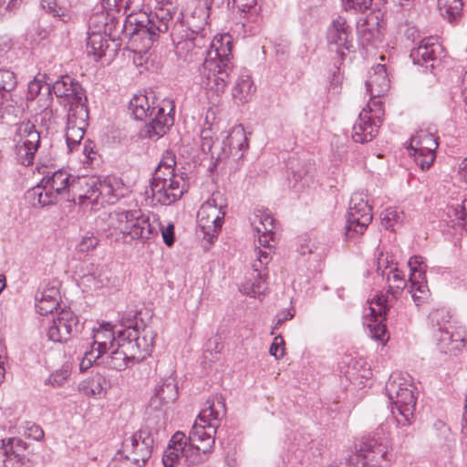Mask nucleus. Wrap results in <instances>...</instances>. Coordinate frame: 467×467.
<instances>
[{
    "label": "nucleus",
    "instance_id": "nucleus-36",
    "mask_svg": "<svg viewBox=\"0 0 467 467\" xmlns=\"http://www.w3.org/2000/svg\"><path fill=\"white\" fill-rule=\"evenodd\" d=\"M89 185L93 188L99 187L97 195H99L102 202L113 203L119 198V194L116 192L113 183L109 178L91 177Z\"/></svg>",
    "mask_w": 467,
    "mask_h": 467
},
{
    "label": "nucleus",
    "instance_id": "nucleus-28",
    "mask_svg": "<svg viewBox=\"0 0 467 467\" xmlns=\"http://www.w3.org/2000/svg\"><path fill=\"white\" fill-rule=\"evenodd\" d=\"M188 449L185 434L181 431L175 432L164 451L162 456L163 465L165 467H175L181 459H183L186 464V451H188Z\"/></svg>",
    "mask_w": 467,
    "mask_h": 467
},
{
    "label": "nucleus",
    "instance_id": "nucleus-17",
    "mask_svg": "<svg viewBox=\"0 0 467 467\" xmlns=\"http://www.w3.org/2000/svg\"><path fill=\"white\" fill-rule=\"evenodd\" d=\"M375 303L377 307L372 306V302L368 306L369 313L367 315L370 316V317L368 322V327L371 337L384 345L389 340V334L386 325L379 318L384 317V319H386V317L389 315L390 308L392 307L391 300H389L388 296L379 295L376 297Z\"/></svg>",
    "mask_w": 467,
    "mask_h": 467
},
{
    "label": "nucleus",
    "instance_id": "nucleus-27",
    "mask_svg": "<svg viewBox=\"0 0 467 467\" xmlns=\"http://www.w3.org/2000/svg\"><path fill=\"white\" fill-rule=\"evenodd\" d=\"M37 96H40L38 108L41 110L42 118H50L53 114V110L50 109L53 100L51 87L40 79L34 78L28 83L26 99L33 100Z\"/></svg>",
    "mask_w": 467,
    "mask_h": 467
},
{
    "label": "nucleus",
    "instance_id": "nucleus-57",
    "mask_svg": "<svg viewBox=\"0 0 467 467\" xmlns=\"http://www.w3.org/2000/svg\"><path fill=\"white\" fill-rule=\"evenodd\" d=\"M211 133L212 132L210 129H204L201 131V147L202 151L205 153L211 152L213 147V140Z\"/></svg>",
    "mask_w": 467,
    "mask_h": 467
},
{
    "label": "nucleus",
    "instance_id": "nucleus-9",
    "mask_svg": "<svg viewBox=\"0 0 467 467\" xmlns=\"http://www.w3.org/2000/svg\"><path fill=\"white\" fill-rule=\"evenodd\" d=\"M383 115L381 100L370 99L352 128L353 140L357 143L371 141L379 132Z\"/></svg>",
    "mask_w": 467,
    "mask_h": 467
},
{
    "label": "nucleus",
    "instance_id": "nucleus-45",
    "mask_svg": "<svg viewBox=\"0 0 467 467\" xmlns=\"http://www.w3.org/2000/svg\"><path fill=\"white\" fill-rule=\"evenodd\" d=\"M408 265L410 269V282H412V287L416 285V276L420 279H425V265L421 256L414 255L410 258Z\"/></svg>",
    "mask_w": 467,
    "mask_h": 467
},
{
    "label": "nucleus",
    "instance_id": "nucleus-12",
    "mask_svg": "<svg viewBox=\"0 0 467 467\" xmlns=\"http://www.w3.org/2000/svg\"><path fill=\"white\" fill-rule=\"evenodd\" d=\"M16 136L18 138L16 144L17 161L24 166L32 165L40 146V132L27 120L17 124Z\"/></svg>",
    "mask_w": 467,
    "mask_h": 467
},
{
    "label": "nucleus",
    "instance_id": "nucleus-44",
    "mask_svg": "<svg viewBox=\"0 0 467 467\" xmlns=\"http://www.w3.org/2000/svg\"><path fill=\"white\" fill-rule=\"evenodd\" d=\"M265 279L266 274H262V278L260 276H256L253 283H247L244 285L241 288V291L253 297L260 296L267 288L265 285Z\"/></svg>",
    "mask_w": 467,
    "mask_h": 467
},
{
    "label": "nucleus",
    "instance_id": "nucleus-53",
    "mask_svg": "<svg viewBox=\"0 0 467 467\" xmlns=\"http://www.w3.org/2000/svg\"><path fill=\"white\" fill-rule=\"evenodd\" d=\"M176 165L175 155L171 151H166L159 166L167 171V176L176 175L174 167Z\"/></svg>",
    "mask_w": 467,
    "mask_h": 467
},
{
    "label": "nucleus",
    "instance_id": "nucleus-62",
    "mask_svg": "<svg viewBox=\"0 0 467 467\" xmlns=\"http://www.w3.org/2000/svg\"><path fill=\"white\" fill-rule=\"evenodd\" d=\"M294 317V313L291 310H285L280 312L276 316V321L275 325V328H278L286 320L292 319Z\"/></svg>",
    "mask_w": 467,
    "mask_h": 467
},
{
    "label": "nucleus",
    "instance_id": "nucleus-51",
    "mask_svg": "<svg viewBox=\"0 0 467 467\" xmlns=\"http://www.w3.org/2000/svg\"><path fill=\"white\" fill-rule=\"evenodd\" d=\"M424 279H420L418 276H416V285L412 287V282H410V294L413 298V300L419 304L421 299L426 296V285L423 284Z\"/></svg>",
    "mask_w": 467,
    "mask_h": 467
},
{
    "label": "nucleus",
    "instance_id": "nucleus-48",
    "mask_svg": "<svg viewBox=\"0 0 467 467\" xmlns=\"http://www.w3.org/2000/svg\"><path fill=\"white\" fill-rule=\"evenodd\" d=\"M226 140L230 150H242L244 144L247 146L244 130L242 128L234 129L226 137Z\"/></svg>",
    "mask_w": 467,
    "mask_h": 467
},
{
    "label": "nucleus",
    "instance_id": "nucleus-46",
    "mask_svg": "<svg viewBox=\"0 0 467 467\" xmlns=\"http://www.w3.org/2000/svg\"><path fill=\"white\" fill-rule=\"evenodd\" d=\"M233 3L238 12L249 17L255 18L260 11L258 0H233Z\"/></svg>",
    "mask_w": 467,
    "mask_h": 467
},
{
    "label": "nucleus",
    "instance_id": "nucleus-18",
    "mask_svg": "<svg viewBox=\"0 0 467 467\" xmlns=\"http://www.w3.org/2000/svg\"><path fill=\"white\" fill-rule=\"evenodd\" d=\"M130 334L119 335L118 332V339L116 348H111L110 355L102 359L106 367L111 369L121 371L127 368L140 362V357L135 356L129 346V341H125Z\"/></svg>",
    "mask_w": 467,
    "mask_h": 467
},
{
    "label": "nucleus",
    "instance_id": "nucleus-52",
    "mask_svg": "<svg viewBox=\"0 0 467 467\" xmlns=\"http://www.w3.org/2000/svg\"><path fill=\"white\" fill-rule=\"evenodd\" d=\"M346 10L365 11L370 7L372 0H342Z\"/></svg>",
    "mask_w": 467,
    "mask_h": 467
},
{
    "label": "nucleus",
    "instance_id": "nucleus-23",
    "mask_svg": "<svg viewBox=\"0 0 467 467\" xmlns=\"http://www.w3.org/2000/svg\"><path fill=\"white\" fill-rule=\"evenodd\" d=\"M88 107H78V109L67 113L66 139L69 150L80 143L88 125Z\"/></svg>",
    "mask_w": 467,
    "mask_h": 467
},
{
    "label": "nucleus",
    "instance_id": "nucleus-22",
    "mask_svg": "<svg viewBox=\"0 0 467 467\" xmlns=\"http://www.w3.org/2000/svg\"><path fill=\"white\" fill-rule=\"evenodd\" d=\"M78 318L70 309H62L48 327L47 337L54 342H63L70 338L77 328Z\"/></svg>",
    "mask_w": 467,
    "mask_h": 467
},
{
    "label": "nucleus",
    "instance_id": "nucleus-29",
    "mask_svg": "<svg viewBox=\"0 0 467 467\" xmlns=\"http://www.w3.org/2000/svg\"><path fill=\"white\" fill-rule=\"evenodd\" d=\"M389 83L390 81L388 78L386 67L378 64L369 71L366 87L371 97L379 98L389 90Z\"/></svg>",
    "mask_w": 467,
    "mask_h": 467
},
{
    "label": "nucleus",
    "instance_id": "nucleus-10",
    "mask_svg": "<svg viewBox=\"0 0 467 467\" xmlns=\"http://www.w3.org/2000/svg\"><path fill=\"white\" fill-rule=\"evenodd\" d=\"M120 326L122 328L118 330L119 335L130 333L125 341H129V346L134 355L140 358V362L144 360L154 348L156 333L150 327H143L140 329L135 318L122 319Z\"/></svg>",
    "mask_w": 467,
    "mask_h": 467
},
{
    "label": "nucleus",
    "instance_id": "nucleus-14",
    "mask_svg": "<svg viewBox=\"0 0 467 467\" xmlns=\"http://www.w3.org/2000/svg\"><path fill=\"white\" fill-rule=\"evenodd\" d=\"M438 146L437 138L433 134L420 130L411 137L408 150L416 164L425 171L433 164Z\"/></svg>",
    "mask_w": 467,
    "mask_h": 467
},
{
    "label": "nucleus",
    "instance_id": "nucleus-37",
    "mask_svg": "<svg viewBox=\"0 0 467 467\" xmlns=\"http://www.w3.org/2000/svg\"><path fill=\"white\" fill-rule=\"evenodd\" d=\"M383 36V27L380 26L378 17L368 18L362 26L361 38L368 45H376L381 42Z\"/></svg>",
    "mask_w": 467,
    "mask_h": 467
},
{
    "label": "nucleus",
    "instance_id": "nucleus-63",
    "mask_svg": "<svg viewBox=\"0 0 467 467\" xmlns=\"http://www.w3.org/2000/svg\"><path fill=\"white\" fill-rule=\"evenodd\" d=\"M398 217L397 212L393 210H386L385 213H382V222L386 228L392 227L390 223L391 221L396 220Z\"/></svg>",
    "mask_w": 467,
    "mask_h": 467
},
{
    "label": "nucleus",
    "instance_id": "nucleus-15",
    "mask_svg": "<svg viewBox=\"0 0 467 467\" xmlns=\"http://www.w3.org/2000/svg\"><path fill=\"white\" fill-rule=\"evenodd\" d=\"M352 40V28L347 19L341 16L333 19L327 30L328 48L344 59L345 50L349 51L353 47Z\"/></svg>",
    "mask_w": 467,
    "mask_h": 467
},
{
    "label": "nucleus",
    "instance_id": "nucleus-34",
    "mask_svg": "<svg viewBox=\"0 0 467 467\" xmlns=\"http://www.w3.org/2000/svg\"><path fill=\"white\" fill-rule=\"evenodd\" d=\"M93 339L92 345L107 352L117 345L118 331H113L110 324H105L94 329Z\"/></svg>",
    "mask_w": 467,
    "mask_h": 467
},
{
    "label": "nucleus",
    "instance_id": "nucleus-16",
    "mask_svg": "<svg viewBox=\"0 0 467 467\" xmlns=\"http://www.w3.org/2000/svg\"><path fill=\"white\" fill-rule=\"evenodd\" d=\"M63 99L68 105V112L78 109V107H87V97L81 85L67 75L61 77L51 87V93Z\"/></svg>",
    "mask_w": 467,
    "mask_h": 467
},
{
    "label": "nucleus",
    "instance_id": "nucleus-2",
    "mask_svg": "<svg viewBox=\"0 0 467 467\" xmlns=\"http://www.w3.org/2000/svg\"><path fill=\"white\" fill-rule=\"evenodd\" d=\"M207 407L202 410L193 424L190 435L186 437V465L195 466L203 463L212 453L215 443L216 421L226 412L224 399L220 395L206 401Z\"/></svg>",
    "mask_w": 467,
    "mask_h": 467
},
{
    "label": "nucleus",
    "instance_id": "nucleus-56",
    "mask_svg": "<svg viewBox=\"0 0 467 467\" xmlns=\"http://www.w3.org/2000/svg\"><path fill=\"white\" fill-rule=\"evenodd\" d=\"M99 243V239L94 235L83 236L78 244L79 251L83 253H88L96 248Z\"/></svg>",
    "mask_w": 467,
    "mask_h": 467
},
{
    "label": "nucleus",
    "instance_id": "nucleus-30",
    "mask_svg": "<svg viewBox=\"0 0 467 467\" xmlns=\"http://www.w3.org/2000/svg\"><path fill=\"white\" fill-rule=\"evenodd\" d=\"M26 198L34 207L54 205L61 199L43 180L26 192Z\"/></svg>",
    "mask_w": 467,
    "mask_h": 467
},
{
    "label": "nucleus",
    "instance_id": "nucleus-5",
    "mask_svg": "<svg viewBox=\"0 0 467 467\" xmlns=\"http://www.w3.org/2000/svg\"><path fill=\"white\" fill-rule=\"evenodd\" d=\"M108 235L122 234L130 240H148L157 234V229L150 223L140 209L114 211L107 215L106 226L102 228Z\"/></svg>",
    "mask_w": 467,
    "mask_h": 467
},
{
    "label": "nucleus",
    "instance_id": "nucleus-47",
    "mask_svg": "<svg viewBox=\"0 0 467 467\" xmlns=\"http://www.w3.org/2000/svg\"><path fill=\"white\" fill-rule=\"evenodd\" d=\"M106 352L99 349L95 345H91L89 351H86L80 363L79 368L81 371H86L93 363H96Z\"/></svg>",
    "mask_w": 467,
    "mask_h": 467
},
{
    "label": "nucleus",
    "instance_id": "nucleus-64",
    "mask_svg": "<svg viewBox=\"0 0 467 467\" xmlns=\"http://www.w3.org/2000/svg\"><path fill=\"white\" fill-rule=\"evenodd\" d=\"M291 169L292 178L294 180L293 187L295 188L296 184L304 179V176L306 174L307 171L304 167L298 171H296L293 164Z\"/></svg>",
    "mask_w": 467,
    "mask_h": 467
},
{
    "label": "nucleus",
    "instance_id": "nucleus-32",
    "mask_svg": "<svg viewBox=\"0 0 467 467\" xmlns=\"http://www.w3.org/2000/svg\"><path fill=\"white\" fill-rule=\"evenodd\" d=\"M254 92L255 87L251 76L247 72L241 73L232 88L234 100L238 104L247 103L252 99Z\"/></svg>",
    "mask_w": 467,
    "mask_h": 467
},
{
    "label": "nucleus",
    "instance_id": "nucleus-39",
    "mask_svg": "<svg viewBox=\"0 0 467 467\" xmlns=\"http://www.w3.org/2000/svg\"><path fill=\"white\" fill-rule=\"evenodd\" d=\"M429 319L433 329V335L454 327L451 322V316L444 308L432 310L429 315Z\"/></svg>",
    "mask_w": 467,
    "mask_h": 467
},
{
    "label": "nucleus",
    "instance_id": "nucleus-43",
    "mask_svg": "<svg viewBox=\"0 0 467 467\" xmlns=\"http://www.w3.org/2000/svg\"><path fill=\"white\" fill-rule=\"evenodd\" d=\"M155 394L168 403L173 402L178 397L177 387L172 381L163 382L156 387Z\"/></svg>",
    "mask_w": 467,
    "mask_h": 467
},
{
    "label": "nucleus",
    "instance_id": "nucleus-8",
    "mask_svg": "<svg viewBox=\"0 0 467 467\" xmlns=\"http://www.w3.org/2000/svg\"><path fill=\"white\" fill-rule=\"evenodd\" d=\"M152 421L149 418L144 428L122 442V453H125L126 458L138 467H142L150 459L155 438L159 434V430L152 427Z\"/></svg>",
    "mask_w": 467,
    "mask_h": 467
},
{
    "label": "nucleus",
    "instance_id": "nucleus-7",
    "mask_svg": "<svg viewBox=\"0 0 467 467\" xmlns=\"http://www.w3.org/2000/svg\"><path fill=\"white\" fill-rule=\"evenodd\" d=\"M227 207L226 199L220 192H214L200 207L197 213V226L202 238L210 244L217 238L222 229Z\"/></svg>",
    "mask_w": 467,
    "mask_h": 467
},
{
    "label": "nucleus",
    "instance_id": "nucleus-13",
    "mask_svg": "<svg viewBox=\"0 0 467 467\" xmlns=\"http://www.w3.org/2000/svg\"><path fill=\"white\" fill-rule=\"evenodd\" d=\"M160 171L150 182V193L152 200L162 204L170 205L179 200L187 191L182 176L171 175L161 178Z\"/></svg>",
    "mask_w": 467,
    "mask_h": 467
},
{
    "label": "nucleus",
    "instance_id": "nucleus-50",
    "mask_svg": "<svg viewBox=\"0 0 467 467\" xmlns=\"http://www.w3.org/2000/svg\"><path fill=\"white\" fill-rule=\"evenodd\" d=\"M134 2H135V0H101L102 6L104 8L119 10L120 12L123 9L122 16H126L128 15L127 14L128 10H130V9H131V11L133 10L132 4ZM137 8H139V5L134 7L135 11L137 10Z\"/></svg>",
    "mask_w": 467,
    "mask_h": 467
},
{
    "label": "nucleus",
    "instance_id": "nucleus-35",
    "mask_svg": "<svg viewBox=\"0 0 467 467\" xmlns=\"http://www.w3.org/2000/svg\"><path fill=\"white\" fill-rule=\"evenodd\" d=\"M385 276L389 283V289L386 296H389V300H391V306H393V303L406 287V281L404 275L397 266L390 268Z\"/></svg>",
    "mask_w": 467,
    "mask_h": 467
},
{
    "label": "nucleus",
    "instance_id": "nucleus-6",
    "mask_svg": "<svg viewBox=\"0 0 467 467\" xmlns=\"http://www.w3.org/2000/svg\"><path fill=\"white\" fill-rule=\"evenodd\" d=\"M389 400L394 403L391 413L400 427L410 426L415 419L417 398L409 375L395 373L390 375L386 383Z\"/></svg>",
    "mask_w": 467,
    "mask_h": 467
},
{
    "label": "nucleus",
    "instance_id": "nucleus-26",
    "mask_svg": "<svg viewBox=\"0 0 467 467\" xmlns=\"http://www.w3.org/2000/svg\"><path fill=\"white\" fill-rule=\"evenodd\" d=\"M250 220L254 232L258 235L259 244L268 248L274 234L275 219L265 210H255Z\"/></svg>",
    "mask_w": 467,
    "mask_h": 467
},
{
    "label": "nucleus",
    "instance_id": "nucleus-49",
    "mask_svg": "<svg viewBox=\"0 0 467 467\" xmlns=\"http://www.w3.org/2000/svg\"><path fill=\"white\" fill-rule=\"evenodd\" d=\"M167 404H168V402L164 401V400L158 397V395L155 393L150 398V402H149L148 410H153V411H156V413H157L155 418H157V420H158L157 424H160L159 428L157 429L159 431L164 425L162 408H163V406H165ZM147 413H150V411H147Z\"/></svg>",
    "mask_w": 467,
    "mask_h": 467
},
{
    "label": "nucleus",
    "instance_id": "nucleus-42",
    "mask_svg": "<svg viewBox=\"0 0 467 467\" xmlns=\"http://www.w3.org/2000/svg\"><path fill=\"white\" fill-rule=\"evenodd\" d=\"M41 7L54 17H58L64 23L70 19L67 10L63 6H58L56 0H41Z\"/></svg>",
    "mask_w": 467,
    "mask_h": 467
},
{
    "label": "nucleus",
    "instance_id": "nucleus-31",
    "mask_svg": "<svg viewBox=\"0 0 467 467\" xmlns=\"http://www.w3.org/2000/svg\"><path fill=\"white\" fill-rule=\"evenodd\" d=\"M112 44L111 38L109 35H105L103 31L96 29L88 33L87 39V52L89 56H93L96 61H99L103 57L107 56V52L109 49L110 43Z\"/></svg>",
    "mask_w": 467,
    "mask_h": 467
},
{
    "label": "nucleus",
    "instance_id": "nucleus-25",
    "mask_svg": "<svg viewBox=\"0 0 467 467\" xmlns=\"http://www.w3.org/2000/svg\"><path fill=\"white\" fill-rule=\"evenodd\" d=\"M442 51L441 46L434 37H428L420 40L419 46L410 51V57L414 64L425 65L431 63L430 67L434 68L435 62ZM428 67V65H426Z\"/></svg>",
    "mask_w": 467,
    "mask_h": 467
},
{
    "label": "nucleus",
    "instance_id": "nucleus-54",
    "mask_svg": "<svg viewBox=\"0 0 467 467\" xmlns=\"http://www.w3.org/2000/svg\"><path fill=\"white\" fill-rule=\"evenodd\" d=\"M284 344L285 341L283 337L281 336H276L270 346V355L274 356L276 359L281 358L285 354V348H283Z\"/></svg>",
    "mask_w": 467,
    "mask_h": 467
},
{
    "label": "nucleus",
    "instance_id": "nucleus-55",
    "mask_svg": "<svg viewBox=\"0 0 467 467\" xmlns=\"http://www.w3.org/2000/svg\"><path fill=\"white\" fill-rule=\"evenodd\" d=\"M24 433L28 438H32L33 440L36 441H40L44 437V431L40 428V426L32 422L26 423Z\"/></svg>",
    "mask_w": 467,
    "mask_h": 467
},
{
    "label": "nucleus",
    "instance_id": "nucleus-24",
    "mask_svg": "<svg viewBox=\"0 0 467 467\" xmlns=\"http://www.w3.org/2000/svg\"><path fill=\"white\" fill-rule=\"evenodd\" d=\"M101 11H97L89 17V26H94L96 29L103 31L105 35H109L112 42L119 37L120 33L119 18L117 15L120 13L119 10L104 8L100 3Z\"/></svg>",
    "mask_w": 467,
    "mask_h": 467
},
{
    "label": "nucleus",
    "instance_id": "nucleus-21",
    "mask_svg": "<svg viewBox=\"0 0 467 467\" xmlns=\"http://www.w3.org/2000/svg\"><path fill=\"white\" fill-rule=\"evenodd\" d=\"M441 353L457 356L466 344V333L462 327H452L433 335Z\"/></svg>",
    "mask_w": 467,
    "mask_h": 467
},
{
    "label": "nucleus",
    "instance_id": "nucleus-41",
    "mask_svg": "<svg viewBox=\"0 0 467 467\" xmlns=\"http://www.w3.org/2000/svg\"><path fill=\"white\" fill-rule=\"evenodd\" d=\"M17 86V79L16 74L9 70L1 68L0 69V91L1 94V103H4L5 100L6 93H10L13 91Z\"/></svg>",
    "mask_w": 467,
    "mask_h": 467
},
{
    "label": "nucleus",
    "instance_id": "nucleus-33",
    "mask_svg": "<svg viewBox=\"0 0 467 467\" xmlns=\"http://www.w3.org/2000/svg\"><path fill=\"white\" fill-rule=\"evenodd\" d=\"M59 291L55 286L47 287L36 295V307L42 315L51 314L58 306Z\"/></svg>",
    "mask_w": 467,
    "mask_h": 467
},
{
    "label": "nucleus",
    "instance_id": "nucleus-4",
    "mask_svg": "<svg viewBox=\"0 0 467 467\" xmlns=\"http://www.w3.org/2000/svg\"><path fill=\"white\" fill-rule=\"evenodd\" d=\"M155 102H150L147 95L134 96L130 101V109L134 119L144 120L146 123L140 130V136L152 140L161 138L174 123V116L171 114L172 107L166 112L164 105L154 106Z\"/></svg>",
    "mask_w": 467,
    "mask_h": 467
},
{
    "label": "nucleus",
    "instance_id": "nucleus-3",
    "mask_svg": "<svg viewBox=\"0 0 467 467\" xmlns=\"http://www.w3.org/2000/svg\"><path fill=\"white\" fill-rule=\"evenodd\" d=\"M233 67L231 36L226 35L214 37L200 68L201 84L207 90L208 99L213 105L220 104Z\"/></svg>",
    "mask_w": 467,
    "mask_h": 467
},
{
    "label": "nucleus",
    "instance_id": "nucleus-38",
    "mask_svg": "<svg viewBox=\"0 0 467 467\" xmlns=\"http://www.w3.org/2000/svg\"><path fill=\"white\" fill-rule=\"evenodd\" d=\"M437 5L441 16L451 22L462 15L463 0H438Z\"/></svg>",
    "mask_w": 467,
    "mask_h": 467
},
{
    "label": "nucleus",
    "instance_id": "nucleus-1",
    "mask_svg": "<svg viewBox=\"0 0 467 467\" xmlns=\"http://www.w3.org/2000/svg\"><path fill=\"white\" fill-rule=\"evenodd\" d=\"M208 13L204 6H197L184 23L182 11L170 0L163 1L154 13L130 11L121 26L120 34L129 39L130 47L138 53H147L167 34L175 47L176 53L186 55L203 44L202 31L207 24Z\"/></svg>",
    "mask_w": 467,
    "mask_h": 467
},
{
    "label": "nucleus",
    "instance_id": "nucleus-60",
    "mask_svg": "<svg viewBox=\"0 0 467 467\" xmlns=\"http://www.w3.org/2000/svg\"><path fill=\"white\" fill-rule=\"evenodd\" d=\"M393 262L389 261L387 256H384L381 254L378 261V274L381 275L383 277L386 274H388V271L390 270V268H393Z\"/></svg>",
    "mask_w": 467,
    "mask_h": 467
},
{
    "label": "nucleus",
    "instance_id": "nucleus-58",
    "mask_svg": "<svg viewBox=\"0 0 467 467\" xmlns=\"http://www.w3.org/2000/svg\"><path fill=\"white\" fill-rule=\"evenodd\" d=\"M317 248V247L314 241L308 238H303L298 245L297 251L300 254L305 255L315 253Z\"/></svg>",
    "mask_w": 467,
    "mask_h": 467
},
{
    "label": "nucleus",
    "instance_id": "nucleus-19",
    "mask_svg": "<svg viewBox=\"0 0 467 467\" xmlns=\"http://www.w3.org/2000/svg\"><path fill=\"white\" fill-rule=\"evenodd\" d=\"M42 180L60 198H66L67 201L75 200L79 184L82 182L80 177H75L64 170H58L53 172L52 175H46Z\"/></svg>",
    "mask_w": 467,
    "mask_h": 467
},
{
    "label": "nucleus",
    "instance_id": "nucleus-11",
    "mask_svg": "<svg viewBox=\"0 0 467 467\" xmlns=\"http://www.w3.org/2000/svg\"><path fill=\"white\" fill-rule=\"evenodd\" d=\"M373 218L372 208L361 193H354L347 214L346 237L353 239L363 234Z\"/></svg>",
    "mask_w": 467,
    "mask_h": 467
},
{
    "label": "nucleus",
    "instance_id": "nucleus-61",
    "mask_svg": "<svg viewBox=\"0 0 467 467\" xmlns=\"http://www.w3.org/2000/svg\"><path fill=\"white\" fill-rule=\"evenodd\" d=\"M67 378V371L65 372H56L54 374H52L47 381L48 383H50L51 385H53L54 387H59V386H62L64 381L66 380V379Z\"/></svg>",
    "mask_w": 467,
    "mask_h": 467
},
{
    "label": "nucleus",
    "instance_id": "nucleus-20",
    "mask_svg": "<svg viewBox=\"0 0 467 467\" xmlns=\"http://www.w3.org/2000/svg\"><path fill=\"white\" fill-rule=\"evenodd\" d=\"M26 443L20 438L0 441V467H27Z\"/></svg>",
    "mask_w": 467,
    "mask_h": 467
},
{
    "label": "nucleus",
    "instance_id": "nucleus-59",
    "mask_svg": "<svg viewBox=\"0 0 467 467\" xmlns=\"http://www.w3.org/2000/svg\"><path fill=\"white\" fill-rule=\"evenodd\" d=\"M161 235L163 242L167 246H171L174 244V225L170 223L167 226L161 227Z\"/></svg>",
    "mask_w": 467,
    "mask_h": 467
},
{
    "label": "nucleus",
    "instance_id": "nucleus-40",
    "mask_svg": "<svg viewBox=\"0 0 467 467\" xmlns=\"http://www.w3.org/2000/svg\"><path fill=\"white\" fill-rule=\"evenodd\" d=\"M80 180L82 182L79 184L77 193L79 202L83 203L86 200H90L92 203H98L99 201V195H97L99 187H90L91 177H80Z\"/></svg>",
    "mask_w": 467,
    "mask_h": 467
}]
</instances>
